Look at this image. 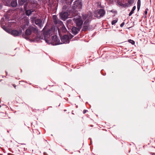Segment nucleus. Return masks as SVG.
<instances>
[{
  "instance_id": "nucleus-32",
  "label": "nucleus",
  "mask_w": 155,
  "mask_h": 155,
  "mask_svg": "<svg viewBox=\"0 0 155 155\" xmlns=\"http://www.w3.org/2000/svg\"><path fill=\"white\" fill-rule=\"evenodd\" d=\"M2 5L1 4H0V9L2 8Z\"/></svg>"
},
{
  "instance_id": "nucleus-18",
  "label": "nucleus",
  "mask_w": 155,
  "mask_h": 155,
  "mask_svg": "<svg viewBox=\"0 0 155 155\" xmlns=\"http://www.w3.org/2000/svg\"><path fill=\"white\" fill-rule=\"evenodd\" d=\"M66 2L68 6H70L73 0H64Z\"/></svg>"
},
{
  "instance_id": "nucleus-31",
  "label": "nucleus",
  "mask_w": 155,
  "mask_h": 155,
  "mask_svg": "<svg viewBox=\"0 0 155 155\" xmlns=\"http://www.w3.org/2000/svg\"><path fill=\"white\" fill-rule=\"evenodd\" d=\"M27 0H21L22 2L23 3L25 2Z\"/></svg>"
},
{
  "instance_id": "nucleus-1",
  "label": "nucleus",
  "mask_w": 155,
  "mask_h": 155,
  "mask_svg": "<svg viewBox=\"0 0 155 155\" xmlns=\"http://www.w3.org/2000/svg\"><path fill=\"white\" fill-rule=\"evenodd\" d=\"M92 15L91 13H90L88 14H84L82 15L83 18L84 19H87L84 22L83 28V30L85 31L87 30H89L91 28V27L89 25L90 21L92 18Z\"/></svg>"
},
{
  "instance_id": "nucleus-14",
  "label": "nucleus",
  "mask_w": 155,
  "mask_h": 155,
  "mask_svg": "<svg viewBox=\"0 0 155 155\" xmlns=\"http://www.w3.org/2000/svg\"><path fill=\"white\" fill-rule=\"evenodd\" d=\"M35 24L39 27L40 28L43 26L42 21L41 19H37L35 21Z\"/></svg>"
},
{
  "instance_id": "nucleus-30",
  "label": "nucleus",
  "mask_w": 155,
  "mask_h": 155,
  "mask_svg": "<svg viewBox=\"0 0 155 155\" xmlns=\"http://www.w3.org/2000/svg\"><path fill=\"white\" fill-rule=\"evenodd\" d=\"M87 111V110H83V113H84V114H85V113H86V112Z\"/></svg>"
},
{
  "instance_id": "nucleus-13",
  "label": "nucleus",
  "mask_w": 155,
  "mask_h": 155,
  "mask_svg": "<svg viewBox=\"0 0 155 155\" xmlns=\"http://www.w3.org/2000/svg\"><path fill=\"white\" fill-rule=\"evenodd\" d=\"M105 11L102 9H100L98 12V17H103L105 14Z\"/></svg>"
},
{
  "instance_id": "nucleus-12",
  "label": "nucleus",
  "mask_w": 155,
  "mask_h": 155,
  "mask_svg": "<svg viewBox=\"0 0 155 155\" xmlns=\"http://www.w3.org/2000/svg\"><path fill=\"white\" fill-rule=\"evenodd\" d=\"M81 28L79 27L78 28H77L75 27H73L72 28V31L73 34L74 35H76L79 31Z\"/></svg>"
},
{
  "instance_id": "nucleus-27",
  "label": "nucleus",
  "mask_w": 155,
  "mask_h": 155,
  "mask_svg": "<svg viewBox=\"0 0 155 155\" xmlns=\"http://www.w3.org/2000/svg\"><path fill=\"white\" fill-rule=\"evenodd\" d=\"M137 5H140V0H138Z\"/></svg>"
},
{
  "instance_id": "nucleus-5",
  "label": "nucleus",
  "mask_w": 155,
  "mask_h": 155,
  "mask_svg": "<svg viewBox=\"0 0 155 155\" xmlns=\"http://www.w3.org/2000/svg\"><path fill=\"white\" fill-rule=\"evenodd\" d=\"M73 19L74 21L76 23L77 25L81 28L83 23V21L81 19V17L79 16H76L74 17Z\"/></svg>"
},
{
  "instance_id": "nucleus-8",
  "label": "nucleus",
  "mask_w": 155,
  "mask_h": 155,
  "mask_svg": "<svg viewBox=\"0 0 155 155\" xmlns=\"http://www.w3.org/2000/svg\"><path fill=\"white\" fill-rule=\"evenodd\" d=\"M21 32L22 31H18L16 30H12L9 33L14 36H17L20 35Z\"/></svg>"
},
{
  "instance_id": "nucleus-33",
  "label": "nucleus",
  "mask_w": 155,
  "mask_h": 155,
  "mask_svg": "<svg viewBox=\"0 0 155 155\" xmlns=\"http://www.w3.org/2000/svg\"><path fill=\"white\" fill-rule=\"evenodd\" d=\"M13 86L15 88H16V85L15 84L13 85Z\"/></svg>"
},
{
  "instance_id": "nucleus-28",
  "label": "nucleus",
  "mask_w": 155,
  "mask_h": 155,
  "mask_svg": "<svg viewBox=\"0 0 155 155\" xmlns=\"http://www.w3.org/2000/svg\"><path fill=\"white\" fill-rule=\"evenodd\" d=\"M140 5H137V8L138 10H139L140 9Z\"/></svg>"
},
{
  "instance_id": "nucleus-2",
  "label": "nucleus",
  "mask_w": 155,
  "mask_h": 155,
  "mask_svg": "<svg viewBox=\"0 0 155 155\" xmlns=\"http://www.w3.org/2000/svg\"><path fill=\"white\" fill-rule=\"evenodd\" d=\"M44 40L48 44H51L53 45H56L60 43L59 39L57 38L56 35H53L51 37V40H49L48 37L45 38Z\"/></svg>"
},
{
  "instance_id": "nucleus-20",
  "label": "nucleus",
  "mask_w": 155,
  "mask_h": 155,
  "mask_svg": "<svg viewBox=\"0 0 155 155\" xmlns=\"http://www.w3.org/2000/svg\"><path fill=\"white\" fill-rule=\"evenodd\" d=\"M117 3L120 6H122L124 7V4H123L122 2L120 1L119 0H117Z\"/></svg>"
},
{
  "instance_id": "nucleus-25",
  "label": "nucleus",
  "mask_w": 155,
  "mask_h": 155,
  "mask_svg": "<svg viewBox=\"0 0 155 155\" xmlns=\"http://www.w3.org/2000/svg\"><path fill=\"white\" fill-rule=\"evenodd\" d=\"M129 41H131V42H130L132 44V45H134L135 43V42L134 41H133V40H129Z\"/></svg>"
},
{
  "instance_id": "nucleus-23",
  "label": "nucleus",
  "mask_w": 155,
  "mask_h": 155,
  "mask_svg": "<svg viewBox=\"0 0 155 155\" xmlns=\"http://www.w3.org/2000/svg\"><path fill=\"white\" fill-rule=\"evenodd\" d=\"M62 29L63 31H65L66 30V28H65V27L63 25L62 27Z\"/></svg>"
},
{
  "instance_id": "nucleus-34",
  "label": "nucleus",
  "mask_w": 155,
  "mask_h": 155,
  "mask_svg": "<svg viewBox=\"0 0 155 155\" xmlns=\"http://www.w3.org/2000/svg\"><path fill=\"white\" fill-rule=\"evenodd\" d=\"M5 26H3V29H5Z\"/></svg>"
},
{
  "instance_id": "nucleus-7",
  "label": "nucleus",
  "mask_w": 155,
  "mask_h": 155,
  "mask_svg": "<svg viewBox=\"0 0 155 155\" xmlns=\"http://www.w3.org/2000/svg\"><path fill=\"white\" fill-rule=\"evenodd\" d=\"M37 31V29L36 28L33 26H30L26 30L25 34L27 36L30 35L32 32H35Z\"/></svg>"
},
{
  "instance_id": "nucleus-19",
  "label": "nucleus",
  "mask_w": 155,
  "mask_h": 155,
  "mask_svg": "<svg viewBox=\"0 0 155 155\" xmlns=\"http://www.w3.org/2000/svg\"><path fill=\"white\" fill-rule=\"evenodd\" d=\"M32 12V11H31V10H27L26 11L25 13L28 16L31 14Z\"/></svg>"
},
{
  "instance_id": "nucleus-29",
  "label": "nucleus",
  "mask_w": 155,
  "mask_h": 155,
  "mask_svg": "<svg viewBox=\"0 0 155 155\" xmlns=\"http://www.w3.org/2000/svg\"><path fill=\"white\" fill-rule=\"evenodd\" d=\"M133 13L132 12H130L129 14V16H130Z\"/></svg>"
},
{
  "instance_id": "nucleus-17",
  "label": "nucleus",
  "mask_w": 155,
  "mask_h": 155,
  "mask_svg": "<svg viewBox=\"0 0 155 155\" xmlns=\"http://www.w3.org/2000/svg\"><path fill=\"white\" fill-rule=\"evenodd\" d=\"M53 21L55 24H56L58 23L57 17L56 15H54L53 16Z\"/></svg>"
},
{
  "instance_id": "nucleus-26",
  "label": "nucleus",
  "mask_w": 155,
  "mask_h": 155,
  "mask_svg": "<svg viewBox=\"0 0 155 155\" xmlns=\"http://www.w3.org/2000/svg\"><path fill=\"white\" fill-rule=\"evenodd\" d=\"M124 22H123V23H122L120 25V27H122L124 25Z\"/></svg>"
},
{
  "instance_id": "nucleus-22",
  "label": "nucleus",
  "mask_w": 155,
  "mask_h": 155,
  "mask_svg": "<svg viewBox=\"0 0 155 155\" xmlns=\"http://www.w3.org/2000/svg\"><path fill=\"white\" fill-rule=\"evenodd\" d=\"M136 8V6H134L133 7V8L130 12H132V13H133L134 12Z\"/></svg>"
},
{
  "instance_id": "nucleus-15",
  "label": "nucleus",
  "mask_w": 155,
  "mask_h": 155,
  "mask_svg": "<svg viewBox=\"0 0 155 155\" xmlns=\"http://www.w3.org/2000/svg\"><path fill=\"white\" fill-rule=\"evenodd\" d=\"M11 0H2V1L5 4V5L7 6L9 5Z\"/></svg>"
},
{
  "instance_id": "nucleus-3",
  "label": "nucleus",
  "mask_w": 155,
  "mask_h": 155,
  "mask_svg": "<svg viewBox=\"0 0 155 155\" xmlns=\"http://www.w3.org/2000/svg\"><path fill=\"white\" fill-rule=\"evenodd\" d=\"M45 27L44 28L43 30L44 32V38L48 37V36H50L52 35L55 34L57 31V30H55V28L54 27H52L47 31L45 32Z\"/></svg>"
},
{
  "instance_id": "nucleus-10",
  "label": "nucleus",
  "mask_w": 155,
  "mask_h": 155,
  "mask_svg": "<svg viewBox=\"0 0 155 155\" xmlns=\"http://www.w3.org/2000/svg\"><path fill=\"white\" fill-rule=\"evenodd\" d=\"M68 13L67 12H62L60 14L61 19L65 20L68 17Z\"/></svg>"
},
{
  "instance_id": "nucleus-9",
  "label": "nucleus",
  "mask_w": 155,
  "mask_h": 155,
  "mask_svg": "<svg viewBox=\"0 0 155 155\" xmlns=\"http://www.w3.org/2000/svg\"><path fill=\"white\" fill-rule=\"evenodd\" d=\"M69 37L67 35H64L61 39L63 43H68L69 42Z\"/></svg>"
},
{
  "instance_id": "nucleus-21",
  "label": "nucleus",
  "mask_w": 155,
  "mask_h": 155,
  "mask_svg": "<svg viewBox=\"0 0 155 155\" xmlns=\"http://www.w3.org/2000/svg\"><path fill=\"white\" fill-rule=\"evenodd\" d=\"M117 20H118L117 19H116L115 20H113L111 22V24H112V25H114L116 23L117 21Z\"/></svg>"
},
{
  "instance_id": "nucleus-11",
  "label": "nucleus",
  "mask_w": 155,
  "mask_h": 155,
  "mask_svg": "<svg viewBox=\"0 0 155 155\" xmlns=\"http://www.w3.org/2000/svg\"><path fill=\"white\" fill-rule=\"evenodd\" d=\"M134 2V0H128V2L124 3V7H128L130 6L133 4Z\"/></svg>"
},
{
  "instance_id": "nucleus-4",
  "label": "nucleus",
  "mask_w": 155,
  "mask_h": 155,
  "mask_svg": "<svg viewBox=\"0 0 155 155\" xmlns=\"http://www.w3.org/2000/svg\"><path fill=\"white\" fill-rule=\"evenodd\" d=\"M82 7V3L81 0H76L74 2L72 6V9L76 11L77 10L81 8Z\"/></svg>"
},
{
  "instance_id": "nucleus-6",
  "label": "nucleus",
  "mask_w": 155,
  "mask_h": 155,
  "mask_svg": "<svg viewBox=\"0 0 155 155\" xmlns=\"http://www.w3.org/2000/svg\"><path fill=\"white\" fill-rule=\"evenodd\" d=\"M29 24V21L28 18L26 17L22 19V23L21 25V28L23 30L25 29L28 26Z\"/></svg>"
},
{
  "instance_id": "nucleus-16",
  "label": "nucleus",
  "mask_w": 155,
  "mask_h": 155,
  "mask_svg": "<svg viewBox=\"0 0 155 155\" xmlns=\"http://www.w3.org/2000/svg\"><path fill=\"white\" fill-rule=\"evenodd\" d=\"M17 4L16 0H13L11 3V5L12 7H16Z\"/></svg>"
},
{
  "instance_id": "nucleus-24",
  "label": "nucleus",
  "mask_w": 155,
  "mask_h": 155,
  "mask_svg": "<svg viewBox=\"0 0 155 155\" xmlns=\"http://www.w3.org/2000/svg\"><path fill=\"white\" fill-rule=\"evenodd\" d=\"M148 9L147 8L145 10V11L144 12H145V14L146 15V16L147 15V11H148Z\"/></svg>"
}]
</instances>
